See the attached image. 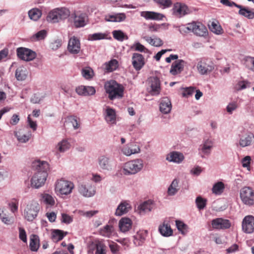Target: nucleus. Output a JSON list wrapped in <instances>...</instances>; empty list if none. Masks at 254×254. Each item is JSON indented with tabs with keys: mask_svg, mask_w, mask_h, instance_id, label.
Returning <instances> with one entry per match:
<instances>
[{
	"mask_svg": "<svg viewBox=\"0 0 254 254\" xmlns=\"http://www.w3.org/2000/svg\"><path fill=\"white\" fill-rule=\"evenodd\" d=\"M106 92L110 100L119 99L123 96L124 88L114 80L107 82L105 84Z\"/></svg>",
	"mask_w": 254,
	"mask_h": 254,
	"instance_id": "nucleus-1",
	"label": "nucleus"
},
{
	"mask_svg": "<svg viewBox=\"0 0 254 254\" xmlns=\"http://www.w3.org/2000/svg\"><path fill=\"white\" fill-rule=\"evenodd\" d=\"M143 167V161L136 159L125 163L123 166V173L125 175H134L140 172Z\"/></svg>",
	"mask_w": 254,
	"mask_h": 254,
	"instance_id": "nucleus-2",
	"label": "nucleus"
},
{
	"mask_svg": "<svg viewBox=\"0 0 254 254\" xmlns=\"http://www.w3.org/2000/svg\"><path fill=\"white\" fill-rule=\"evenodd\" d=\"M69 15V11L67 8H57L49 12L47 17V20L51 23H57L61 19L66 18Z\"/></svg>",
	"mask_w": 254,
	"mask_h": 254,
	"instance_id": "nucleus-3",
	"label": "nucleus"
},
{
	"mask_svg": "<svg viewBox=\"0 0 254 254\" xmlns=\"http://www.w3.org/2000/svg\"><path fill=\"white\" fill-rule=\"evenodd\" d=\"M40 210V205L35 201H30L24 210L23 216L28 221H32L37 216Z\"/></svg>",
	"mask_w": 254,
	"mask_h": 254,
	"instance_id": "nucleus-4",
	"label": "nucleus"
},
{
	"mask_svg": "<svg viewBox=\"0 0 254 254\" xmlns=\"http://www.w3.org/2000/svg\"><path fill=\"white\" fill-rule=\"evenodd\" d=\"M240 196L242 202L246 205L254 204V190L250 187H244L240 191Z\"/></svg>",
	"mask_w": 254,
	"mask_h": 254,
	"instance_id": "nucleus-5",
	"label": "nucleus"
},
{
	"mask_svg": "<svg viewBox=\"0 0 254 254\" xmlns=\"http://www.w3.org/2000/svg\"><path fill=\"white\" fill-rule=\"evenodd\" d=\"M73 188L74 185L72 182L63 179L58 181L55 185L56 191L61 195L70 194Z\"/></svg>",
	"mask_w": 254,
	"mask_h": 254,
	"instance_id": "nucleus-6",
	"label": "nucleus"
},
{
	"mask_svg": "<svg viewBox=\"0 0 254 254\" xmlns=\"http://www.w3.org/2000/svg\"><path fill=\"white\" fill-rule=\"evenodd\" d=\"M97 164L99 168L103 172L112 171L115 167L113 161L108 155H101L98 157Z\"/></svg>",
	"mask_w": 254,
	"mask_h": 254,
	"instance_id": "nucleus-7",
	"label": "nucleus"
},
{
	"mask_svg": "<svg viewBox=\"0 0 254 254\" xmlns=\"http://www.w3.org/2000/svg\"><path fill=\"white\" fill-rule=\"evenodd\" d=\"M48 177V174L35 173L31 179V186L34 189H39L44 185Z\"/></svg>",
	"mask_w": 254,
	"mask_h": 254,
	"instance_id": "nucleus-8",
	"label": "nucleus"
},
{
	"mask_svg": "<svg viewBox=\"0 0 254 254\" xmlns=\"http://www.w3.org/2000/svg\"><path fill=\"white\" fill-rule=\"evenodd\" d=\"M213 64L209 60H201L197 64V69L201 75H205L213 69Z\"/></svg>",
	"mask_w": 254,
	"mask_h": 254,
	"instance_id": "nucleus-9",
	"label": "nucleus"
},
{
	"mask_svg": "<svg viewBox=\"0 0 254 254\" xmlns=\"http://www.w3.org/2000/svg\"><path fill=\"white\" fill-rule=\"evenodd\" d=\"M18 57L25 61H30L34 59L36 56L35 52L26 48L20 47L16 50Z\"/></svg>",
	"mask_w": 254,
	"mask_h": 254,
	"instance_id": "nucleus-10",
	"label": "nucleus"
},
{
	"mask_svg": "<svg viewBox=\"0 0 254 254\" xmlns=\"http://www.w3.org/2000/svg\"><path fill=\"white\" fill-rule=\"evenodd\" d=\"M148 90L153 95H158L160 92V81L156 76L150 77L148 80Z\"/></svg>",
	"mask_w": 254,
	"mask_h": 254,
	"instance_id": "nucleus-11",
	"label": "nucleus"
},
{
	"mask_svg": "<svg viewBox=\"0 0 254 254\" xmlns=\"http://www.w3.org/2000/svg\"><path fill=\"white\" fill-rule=\"evenodd\" d=\"M78 191L81 195L87 197L94 196L96 192L95 187L89 183L79 185Z\"/></svg>",
	"mask_w": 254,
	"mask_h": 254,
	"instance_id": "nucleus-12",
	"label": "nucleus"
},
{
	"mask_svg": "<svg viewBox=\"0 0 254 254\" xmlns=\"http://www.w3.org/2000/svg\"><path fill=\"white\" fill-rule=\"evenodd\" d=\"M239 145L244 148L252 144L254 140V134L250 131H247L243 134H239Z\"/></svg>",
	"mask_w": 254,
	"mask_h": 254,
	"instance_id": "nucleus-13",
	"label": "nucleus"
},
{
	"mask_svg": "<svg viewBox=\"0 0 254 254\" xmlns=\"http://www.w3.org/2000/svg\"><path fill=\"white\" fill-rule=\"evenodd\" d=\"M242 230L247 234H252L254 232V216L247 215L242 221Z\"/></svg>",
	"mask_w": 254,
	"mask_h": 254,
	"instance_id": "nucleus-14",
	"label": "nucleus"
},
{
	"mask_svg": "<svg viewBox=\"0 0 254 254\" xmlns=\"http://www.w3.org/2000/svg\"><path fill=\"white\" fill-rule=\"evenodd\" d=\"M68 51L72 55L78 54L80 51V42L78 38L72 36L68 40Z\"/></svg>",
	"mask_w": 254,
	"mask_h": 254,
	"instance_id": "nucleus-15",
	"label": "nucleus"
},
{
	"mask_svg": "<svg viewBox=\"0 0 254 254\" xmlns=\"http://www.w3.org/2000/svg\"><path fill=\"white\" fill-rule=\"evenodd\" d=\"M191 32L196 36L200 37H205L208 34L207 28L198 22H192Z\"/></svg>",
	"mask_w": 254,
	"mask_h": 254,
	"instance_id": "nucleus-16",
	"label": "nucleus"
},
{
	"mask_svg": "<svg viewBox=\"0 0 254 254\" xmlns=\"http://www.w3.org/2000/svg\"><path fill=\"white\" fill-rule=\"evenodd\" d=\"M213 141L209 139H206L199 146L198 148L199 153L202 158H204L205 155H209L213 147Z\"/></svg>",
	"mask_w": 254,
	"mask_h": 254,
	"instance_id": "nucleus-17",
	"label": "nucleus"
},
{
	"mask_svg": "<svg viewBox=\"0 0 254 254\" xmlns=\"http://www.w3.org/2000/svg\"><path fill=\"white\" fill-rule=\"evenodd\" d=\"M132 64L136 70H140L145 64L144 57L139 53H133L132 56Z\"/></svg>",
	"mask_w": 254,
	"mask_h": 254,
	"instance_id": "nucleus-18",
	"label": "nucleus"
},
{
	"mask_svg": "<svg viewBox=\"0 0 254 254\" xmlns=\"http://www.w3.org/2000/svg\"><path fill=\"white\" fill-rule=\"evenodd\" d=\"M75 91L78 95L83 96L93 95L96 93V90L94 87L84 85L77 87Z\"/></svg>",
	"mask_w": 254,
	"mask_h": 254,
	"instance_id": "nucleus-19",
	"label": "nucleus"
},
{
	"mask_svg": "<svg viewBox=\"0 0 254 254\" xmlns=\"http://www.w3.org/2000/svg\"><path fill=\"white\" fill-rule=\"evenodd\" d=\"M186 62L183 60H178L173 63L170 70L171 74L175 75L180 73L183 70Z\"/></svg>",
	"mask_w": 254,
	"mask_h": 254,
	"instance_id": "nucleus-20",
	"label": "nucleus"
},
{
	"mask_svg": "<svg viewBox=\"0 0 254 254\" xmlns=\"http://www.w3.org/2000/svg\"><path fill=\"white\" fill-rule=\"evenodd\" d=\"M33 167L36 171V173L41 174L45 173L48 174L49 165L47 162L45 161L37 160L33 163Z\"/></svg>",
	"mask_w": 254,
	"mask_h": 254,
	"instance_id": "nucleus-21",
	"label": "nucleus"
},
{
	"mask_svg": "<svg viewBox=\"0 0 254 254\" xmlns=\"http://www.w3.org/2000/svg\"><path fill=\"white\" fill-rule=\"evenodd\" d=\"M87 21V16L85 13H77L75 14L73 19L74 25L77 28L85 26Z\"/></svg>",
	"mask_w": 254,
	"mask_h": 254,
	"instance_id": "nucleus-22",
	"label": "nucleus"
},
{
	"mask_svg": "<svg viewBox=\"0 0 254 254\" xmlns=\"http://www.w3.org/2000/svg\"><path fill=\"white\" fill-rule=\"evenodd\" d=\"M172 109V104L170 99L166 97L162 98L160 100L159 105L160 111L164 114L170 113Z\"/></svg>",
	"mask_w": 254,
	"mask_h": 254,
	"instance_id": "nucleus-23",
	"label": "nucleus"
},
{
	"mask_svg": "<svg viewBox=\"0 0 254 254\" xmlns=\"http://www.w3.org/2000/svg\"><path fill=\"white\" fill-rule=\"evenodd\" d=\"M71 146L69 139L64 138L59 142L55 147L57 153H64L69 150Z\"/></svg>",
	"mask_w": 254,
	"mask_h": 254,
	"instance_id": "nucleus-24",
	"label": "nucleus"
},
{
	"mask_svg": "<svg viewBox=\"0 0 254 254\" xmlns=\"http://www.w3.org/2000/svg\"><path fill=\"white\" fill-rule=\"evenodd\" d=\"M140 15L146 20H161L165 17L162 13L150 11H142Z\"/></svg>",
	"mask_w": 254,
	"mask_h": 254,
	"instance_id": "nucleus-25",
	"label": "nucleus"
},
{
	"mask_svg": "<svg viewBox=\"0 0 254 254\" xmlns=\"http://www.w3.org/2000/svg\"><path fill=\"white\" fill-rule=\"evenodd\" d=\"M212 226L215 229H227L230 227V223L228 220L218 218L212 220Z\"/></svg>",
	"mask_w": 254,
	"mask_h": 254,
	"instance_id": "nucleus-26",
	"label": "nucleus"
},
{
	"mask_svg": "<svg viewBox=\"0 0 254 254\" xmlns=\"http://www.w3.org/2000/svg\"><path fill=\"white\" fill-rule=\"evenodd\" d=\"M154 202L151 200H148L140 203L138 206V209L140 214H145L150 212L154 207Z\"/></svg>",
	"mask_w": 254,
	"mask_h": 254,
	"instance_id": "nucleus-27",
	"label": "nucleus"
},
{
	"mask_svg": "<svg viewBox=\"0 0 254 254\" xmlns=\"http://www.w3.org/2000/svg\"><path fill=\"white\" fill-rule=\"evenodd\" d=\"M148 231L147 230H139L133 236V243L136 246H139L142 245L145 240L147 235Z\"/></svg>",
	"mask_w": 254,
	"mask_h": 254,
	"instance_id": "nucleus-28",
	"label": "nucleus"
},
{
	"mask_svg": "<svg viewBox=\"0 0 254 254\" xmlns=\"http://www.w3.org/2000/svg\"><path fill=\"white\" fill-rule=\"evenodd\" d=\"M15 135L19 142L26 143L31 136V132L30 131L24 132L23 130L20 129L15 132Z\"/></svg>",
	"mask_w": 254,
	"mask_h": 254,
	"instance_id": "nucleus-29",
	"label": "nucleus"
},
{
	"mask_svg": "<svg viewBox=\"0 0 254 254\" xmlns=\"http://www.w3.org/2000/svg\"><path fill=\"white\" fill-rule=\"evenodd\" d=\"M166 159L169 162H173L179 164L183 161L184 157L182 153L175 151L168 154Z\"/></svg>",
	"mask_w": 254,
	"mask_h": 254,
	"instance_id": "nucleus-30",
	"label": "nucleus"
},
{
	"mask_svg": "<svg viewBox=\"0 0 254 254\" xmlns=\"http://www.w3.org/2000/svg\"><path fill=\"white\" fill-rule=\"evenodd\" d=\"M142 38L151 46L161 47L163 45V41L159 37L154 36L153 37L147 36H143Z\"/></svg>",
	"mask_w": 254,
	"mask_h": 254,
	"instance_id": "nucleus-31",
	"label": "nucleus"
},
{
	"mask_svg": "<svg viewBox=\"0 0 254 254\" xmlns=\"http://www.w3.org/2000/svg\"><path fill=\"white\" fill-rule=\"evenodd\" d=\"M131 220L128 218H123L119 221L120 229L124 233L128 231L131 228Z\"/></svg>",
	"mask_w": 254,
	"mask_h": 254,
	"instance_id": "nucleus-32",
	"label": "nucleus"
},
{
	"mask_svg": "<svg viewBox=\"0 0 254 254\" xmlns=\"http://www.w3.org/2000/svg\"><path fill=\"white\" fill-rule=\"evenodd\" d=\"M130 205L127 202H121L116 209L115 215L122 216L127 213L130 209Z\"/></svg>",
	"mask_w": 254,
	"mask_h": 254,
	"instance_id": "nucleus-33",
	"label": "nucleus"
},
{
	"mask_svg": "<svg viewBox=\"0 0 254 254\" xmlns=\"http://www.w3.org/2000/svg\"><path fill=\"white\" fill-rule=\"evenodd\" d=\"M105 118L108 124L111 125L116 124V117L115 110L110 108H107Z\"/></svg>",
	"mask_w": 254,
	"mask_h": 254,
	"instance_id": "nucleus-34",
	"label": "nucleus"
},
{
	"mask_svg": "<svg viewBox=\"0 0 254 254\" xmlns=\"http://www.w3.org/2000/svg\"><path fill=\"white\" fill-rule=\"evenodd\" d=\"M109 33L107 32L105 33H95L92 34H89L88 36V40L89 41H97L103 39H111V37H108Z\"/></svg>",
	"mask_w": 254,
	"mask_h": 254,
	"instance_id": "nucleus-35",
	"label": "nucleus"
},
{
	"mask_svg": "<svg viewBox=\"0 0 254 254\" xmlns=\"http://www.w3.org/2000/svg\"><path fill=\"white\" fill-rule=\"evenodd\" d=\"M27 70L25 67L20 66L15 71V77L18 81L24 80L27 76Z\"/></svg>",
	"mask_w": 254,
	"mask_h": 254,
	"instance_id": "nucleus-36",
	"label": "nucleus"
},
{
	"mask_svg": "<svg viewBox=\"0 0 254 254\" xmlns=\"http://www.w3.org/2000/svg\"><path fill=\"white\" fill-rule=\"evenodd\" d=\"M188 7L185 5L181 4L180 3L174 4L172 9L173 13L180 15H184L187 13Z\"/></svg>",
	"mask_w": 254,
	"mask_h": 254,
	"instance_id": "nucleus-37",
	"label": "nucleus"
},
{
	"mask_svg": "<svg viewBox=\"0 0 254 254\" xmlns=\"http://www.w3.org/2000/svg\"><path fill=\"white\" fill-rule=\"evenodd\" d=\"M158 230L161 235L164 237H168L173 234V230L170 225L166 224L164 223L159 226Z\"/></svg>",
	"mask_w": 254,
	"mask_h": 254,
	"instance_id": "nucleus-38",
	"label": "nucleus"
},
{
	"mask_svg": "<svg viewBox=\"0 0 254 254\" xmlns=\"http://www.w3.org/2000/svg\"><path fill=\"white\" fill-rule=\"evenodd\" d=\"M179 190V181L177 179H174L168 189V194L170 196H173L178 192Z\"/></svg>",
	"mask_w": 254,
	"mask_h": 254,
	"instance_id": "nucleus-39",
	"label": "nucleus"
},
{
	"mask_svg": "<svg viewBox=\"0 0 254 254\" xmlns=\"http://www.w3.org/2000/svg\"><path fill=\"white\" fill-rule=\"evenodd\" d=\"M30 249L32 251L37 252L39 247V237L36 235H32L30 236Z\"/></svg>",
	"mask_w": 254,
	"mask_h": 254,
	"instance_id": "nucleus-40",
	"label": "nucleus"
},
{
	"mask_svg": "<svg viewBox=\"0 0 254 254\" xmlns=\"http://www.w3.org/2000/svg\"><path fill=\"white\" fill-rule=\"evenodd\" d=\"M224 189V184L222 182H218L213 185L211 190L214 194L220 195L223 192Z\"/></svg>",
	"mask_w": 254,
	"mask_h": 254,
	"instance_id": "nucleus-41",
	"label": "nucleus"
},
{
	"mask_svg": "<svg viewBox=\"0 0 254 254\" xmlns=\"http://www.w3.org/2000/svg\"><path fill=\"white\" fill-rule=\"evenodd\" d=\"M114 233V228L112 225H106L103 228L101 229L99 234L102 236L110 238Z\"/></svg>",
	"mask_w": 254,
	"mask_h": 254,
	"instance_id": "nucleus-42",
	"label": "nucleus"
},
{
	"mask_svg": "<svg viewBox=\"0 0 254 254\" xmlns=\"http://www.w3.org/2000/svg\"><path fill=\"white\" fill-rule=\"evenodd\" d=\"M41 11L37 8H32L28 11L29 17L33 21L38 20L41 17Z\"/></svg>",
	"mask_w": 254,
	"mask_h": 254,
	"instance_id": "nucleus-43",
	"label": "nucleus"
},
{
	"mask_svg": "<svg viewBox=\"0 0 254 254\" xmlns=\"http://www.w3.org/2000/svg\"><path fill=\"white\" fill-rule=\"evenodd\" d=\"M67 234V232L64 233L60 230H54L53 231L52 239L54 242H58L62 240Z\"/></svg>",
	"mask_w": 254,
	"mask_h": 254,
	"instance_id": "nucleus-44",
	"label": "nucleus"
},
{
	"mask_svg": "<svg viewBox=\"0 0 254 254\" xmlns=\"http://www.w3.org/2000/svg\"><path fill=\"white\" fill-rule=\"evenodd\" d=\"M41 201L47 205L53 206L55 204L54 198L50 194L48 193H43L41 194Z\"/></svg>",
	"mask_w": 254,
	"mask_h": 254,
	"instance_id": "nucleus-45",
	"label": "nucleus"
},
{
	"mask_svg": "<svg viewBox=\"0 0 254 254\" xmlns=\"http://www.w3.org/2000/svg\"><path fill=\"white\" fill-rule=\"evenodd\" d=\"M118 62L116 60H112L104 64L105 69L108 72H112L118 67Z\"/></svg>",
	"mask_w": 254,
	"mask_h": 254,
	"instance_id": "nucleus-46",
	"label": "nucleus"
},
{
	"mask_svg": "<svg viewBox=\"0 0 254 254\" xmlns=\"http://www.w3.org/2000/svg\"><path fill=\"white\" fill-rule=\"evenodd\" d=\"M195 202L196 203L197 208L199 210H202L205 207L206 205L207 199L203 198L201 196H198L196 198Z\"/></svg>",
	"mask_w": 254,
	"mask_h": 254,
	"instance_id": "nucleus-47",
	"label": "nucleus"
},
{
	"mask_svg": "<svg viewBox=\"0 0 254 254\" xmlns=\"http://www.w3.org/2000/svg\"><path fill=\"white\" fill-rule=\"evenodd\" d=\"M238 13L249 19L254 18V12L245 7L244 9L239 10Z\"/></svg>",
	"mask_w": 254,
	"mask_h": 254,
	"instance_id": "nucleus-48",
	"label": "nucleus"
},
{
	"mask_svg": "<svg viewBox=\"0 0 254 254\" xmlns=\"http://www.w3.org/2000/svg\"><path fill=\"white\" fill-rule=\"evenodd\" d=\"M81 74L85 79H89L93 77L94 72L90 67H87L82 69Z\"/></svg>",
	"mask_w": 254,
	"mask_h": 254,
	"instance_id": "nucleus-49",
	"label": "nucleus"
},
{
	"mask_svg": "<svg viewBox=\"0 0 254 254\" xmlns=\"http://www.w3.org/2000/svg\"><path fill=\"white\" fill-rule=\"evenodd\" d=\"M131 49L140 52L147 53L148 52V50L138 42H135L132 46H131Z\"/></svg>",
	"mask_w": 254,
	"mask_h": 254,
	"instance_id": "nucleus-50",
	"label": "nucleus"
},
{
	"mask_svg": "<svg viewBox=\"0 0 254 254\" xmlns=\"http://www.w3.org/2000/svg\"><path fill=\"white\" fill-rule=\"evenodd\" d=\"M192 25V22L186 25H181L179 27V31L182 34L188 33L189 32H191Z\"/></svg>",
	"mask_w": 254,
	"mask_h": 254,
	"instance_id": "nucleus-51",
	"label": "nucleus"
},
{
	"mask_svg": "<svg viewBox=\"0 0 254 254\" xmlns=\"http://www.w3.org/2000/svg\"><path fill=\"white\" fill-rule=\"evenodd\" d=\"M209 29L212 32L217 35L221 34L222 33L223 30L221 26L214 22H212L211 25L209 26Z\"/></svg>",
	"mask_w": 254,
	"mask_h": 254,
	"instance_id": "nucleus-52",
	"label": "nucleus"
},
{
	"mask_svg": "<svg viewBox=\"0 0 254 254\" xmlns=\"http://www.w3.org/2000/svg\"><path fill=\"white\" fill-rule=\"evenodd\" d=\"M112 33L113 37L120 41H123L126 36L124 33L121 30H114L113 31Z\"/></svg>",
	"mask_w": 254,
	"mask_h": 254,
	"instance_id": "nucleus-53",
	"label": "nucleus"
},
{
	"mask_svg": "<svg viewBox=\"0 0 254 254\" xmlns=\"http://www.w3.org/2000/svg\"><path fill=\"white\" fill-rule=\"evenodd\" d=\"M176 225L178 230L182 234H185L187 232L188 226L184 222L179 220H176Z\"/></svg>",
	"mask_w": 254,
	"mask_h": 254,
	"instance_id": "nucleus-54",
	"label": "nucleus"
},
{
	"mask_svg": "<svg viewBox=\"0 0 254 254\" xmlns=\"http://www.w3.org/2000/svg\"><path fill=\"white\" fill-rule=\"evenodd\" d=\"M95 254H106L105 246L103 243L98 242L96 243Z\"/></svg>",
	"mask_w": 254,
	"mask_h": 254,
	"instance_id": "nucleus-55",
	"label": "nucleus"
},
{
	"mask_svg": "<svg viewBox=\"0 0 254 254\" xmlns=\"http://www.w3.org/2000/svg\"><path fill=\"white\" fill-rule=\"evenodd\" d=\"M68 121L71 123L74 129H78L80 127V124L78 121V118L74 116H70L68 117Z\"/></svg>",
	"mask_w": 254,
	"mask_h": 254,
	"instance_id": "nucleus-56",
	"label": "nucleus"
},
{
	"mask_svg": "<svg viewBox=\"0 0 254 254\" xmlns=\"http://www.w3.org/2000/svg\"><path fill=\"white\" fill-rule=\"evenodd\" d=\"M155 2L163 8H168L171 6L172 2L171 0H153Z\"/></svg>",
	"mask_w": 254,
	"mask_h": 254,
	"instance_id": "nucleus-57",
	"label": "nucleus"
},
{
	"mask_svg": "<svg viewBox=\"0 0 254 254\" xmlns=\"http://www.w3.org/2000/svg\"><path fill=\"white\" fill-rule=\"evenodd\" d=\"M98 211L97 210H90L87 211H84L83 210H79V214L83 216L86 217L88 218H90L97 213H98Z\"/></svg>",
	"mask_w": 254,
	"mask_h": 254,
	"instance_id": "nucleus-58",
	"label": "nucleus"
},
{
	"mask_svg": "<svg viewBox=\"0 0 254 254\" xmlns=\"http://www.w3.org/2000/svg\"><path fill=\"white\" fill-rule=\"evenodd\" d=\"M183 96L184 97H189L190 96H191L192 95V94L195 91V88L192 86H190L189 87L184 88L183 89Z\"/></svg>",
	"mask_w": 254,
	"mask_h": 254,
	"instance_id": "nucleus-59",
	"label": "nucleus"
},
{
	"mask_svg": "<svg viewBox=\"0 0 254 254\" xmlns=\"http://www.w3.org/2000/svg\"><path fill=\"white\" fill-rule=\"evenodd\" d=\"M167 26L166 23H162L161 24H150L148 26L149 31L151 32H157L162 26Z\"/></svg>",
	"mask_w": 254,
	"mask_h": 254,
	"instance_id": "nucleus-60",
	"label": "nucleus"
},
{
	"mask_svg": "<svg viewBox=\"0 0 254 254\" xmlns=\"http://www.w3.org/2000/svg\"><path fill=\"white\" fill-rule=\"evenodd\" d=\"M19 238L24 243L27 242V235L25 230L22 228L19 227Z\"/></svg>",
	"mask_w": 254,
	"mask_h": 254,
	"instance_id": "nucleus-61",
	"label": "nucleus"
},
{
	"mask_svg": "<svg viewBox=\"0 0 254 254\" xmlns=\"http://www.w3.org/2000/svg\"><path fill=\"white\" fill-rule=\"evenodd\" d=\"M251 160V158L250 156H246L242 160V166L244 168H248V170H250V162Z\"/></svg>",
	"mask_w": 254,
	"mask_h": 254,
	"instance_id": "nucleus-62",
	"label": "nucleus"
},
{
	"mask_svg": "<svg viewBox=\"0 0 254 254\" xmlns=\"http://www.w3.org/2000/svg\"><path fill=\"white\" fill-rule=\"evenodd\" d=\"M72 218L69 215L65 213L62 214L61 221L63 223L69 224L72 222Z\"/></svg>",
	"mask_w": 254,
	"mask_h": 254,
	"instance_id": "nucleus-63",
	"label": "nucleus"
},
{
	"mask_svg": "<svg viewBox=\"0 0 254 254\" xmlns=\"http://www.w3.org/2000/svg\"><path fill=\"white\" fill-rule=\"evenodd\" d=\"M47 35V32L45 30H41L38 32L35 35V37L37 40H40L44 39Z\"/></svg>",
	"mask_w": 254,
	"mask_h": 254,
	"instance_id": "nucleus-64",
	"label": "nucleus"
}]
</instances>
